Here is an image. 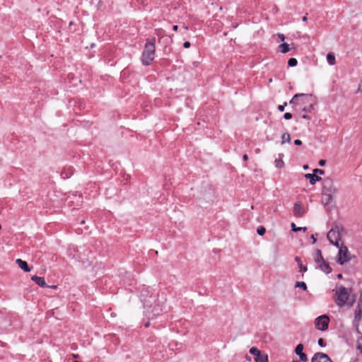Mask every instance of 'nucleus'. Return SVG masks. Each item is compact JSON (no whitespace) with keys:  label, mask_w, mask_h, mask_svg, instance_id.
Masks as SVG:
<instances>
[{"label":"nucleus","mask_w":362,"mask_h":362,"mask_svg":"<svg viewBox=\"0 0 362 362\" xmlns=\"http://www.w3.org/2000/svg\"><path fill=\"white\" fill-rule=\"evenodd\" d=\"M336 295L337 299L335 302L339 307H343L345 305L351 307L356 300V296H351L347 288L343 286H339L336 291Z\"/></svg>","instance_id":"obj_1"},{"label":"nucleus","mask_w":362,"mask_h":362,"mask_svg":"<svg viewBox=\"0 0 362 362\" xmlns=\"http://www.w3.org/2000/svg\"><path fill=\"white\" fill-rule=\"evenodd\" d=\"M243 160L247 161L248 160L247 155V154L243 155Z\"/></svg>","instance_id":"obj_43"},{"label":"nucleus","mask_w":362,"mask_h":362,"mask_svg":"<svg viewBox=\"0 0 362 362\" xmlns=\"http://www.w3.org/2000/svg\"><path fill=\"white\" fill-rule=\"evenodd\" d=\"M291 228H292V230L294 231V232H298V231H300V230L305 231L307 230V228L305 227H304V228L296 227V224L294 223H291Z\"/></svg>","instance_id":"obj_23"},{"label":"nucleus","mask_w":362,"mask_h":362,"mask_svg":"<svg viewBox=\"0 0 362 362\" xmlns=\"http://www.w3.org/2000/svg\"><path fill=\"white\" fill-rule=\"evenodd\" d=\"M149 325H150V322H147L145 324V327H148Z\"/></svg>","instance_id":"obj_51"},{"label":"nucleus","mask_w":362,"mask_h":362,"mask_svg":"<svg viewBox=\"0 0 362 362\" xmlns=\"http://www.w3.org/2000/svg\"><path fill=\"white\" fill-rule=\"evenodd\" d=\"M327 239L330 243H332L334 240L340 239V234L338 230L332 228L327 233Z\"/></svg>","instance_id":"obj_8"},{"label":"nucleus","mask_w":362,"mask_h":362,"mask_svg":"<svg viewBox=\"0 0 362 362\" xmlns=\"http://www.w3.org/2000/svg\"><path fill=\"white\" fill-rule=\"evenodd\" d=\"M313 173L315 174V175H323L325 174V170H322V169H319V168H315L313 170Z\"/></svg>","instance_id":"obj_30"},{"label":"nucleus","mask_w":362,"mask_h":362,"mask_svg":"<svg viewBox=\"0 0 362 362\" xmlns=\"http://www.w3.org/2000/svg\"><path fill=\"white\" fill-rule=\"evenodd\" d=\"M329 322V318L327 315H320L315 320V327L321 331H325L328 329Z\"/></svg>","instance_id":"obj_5"},{"label":"nucleus","mask_w":362,"mask_h":362,"mask_svg":"<svg viewBox=\"0 0 362 362\" xmlns=\"http://www.w3.org/2000/svg\"><path fill=\"white\" fill-rule=\"evenodd\" d=\"M291 136L290 134L287 132L283 134L281 136V144H285L286 142H290Z\"/></svg>","instance_id":"obj_21"},{"label":"nucleus","mask_w":362,"mask_h":362,"mask_svg":"<svg viewBox=\"0 0 362 362\" xmlns=\"http://www.w3.org/2000/svg\"><path fill=\"white\" fill-rule=\"evenodd\" d=\"M295 261L298 264V267L300 269V272H305L308 270L307 267L302 264L300 258L299 257H295Z\"/></svg>","instance_id":"obj_16"},{"label":"nucleus","mask_w":362,"mask_h":362,"mask_svg":"<svg viewBox=\"0 0 362 362\" xmlns=\"http://www.w3.org/2000/svg\"><path fill=\"white\" fill-rule=\"evenodd\" d=\"M298 356H299L300 360L302 362L308 361V359L307 355L303 353V354H299Z\"/></svg>","instance_id":"obj_29"},{"label":"nucleus","mask_w":362,"mask_h":362,"mask_svg":"<svg viewBox=\"0 0 362 362\" xmlns=\"http://www.w3.org/2000/svg\"><path fill=\"white\" fill-rule=\"evenodd\" d=\"M358 349H359L360 351L362 353V345L361 344L358 345Z\"/></svg>","instance_id":"obj_47"},{"label":"nucleus","mask_w":362,"mask_h":362,"mask_svg":"<svg viewBox=\"0 0 362 362\" xmlns=\"http://www.w3.org/2000/svg\"><path fill=\"white\" fill-rule=\"evenodd\" d=\"M298 64V61L296 58H290L288 61V65L291 67H293L296 66Z\"/></svg>","instance_id":"obj_26"},{"label":"nucleus","mask_w":362,"mask_h":362,"mask_svg":"<svg viewBox=\"0 0 362 362\" xmlns=\"http://www.w3.org/2000/svg\"><path fill=\"white\" fill-rule=\"evenodd\" d=\"M190 46H191V44H190V42H188V41L185 42H184V44H183V47H184L185 48H189V47H190Z\"/></svg>","instance_id":"obj_38"},{"label":"nucleus","mask_w":362,"mask_h":362,"mask_svg":"<svg viewBox=\"0 0 362 362\" xmlns=\"http://www.w3.org/2000/svg\"><path fill=\"white\" fill-rule=\"evenodd\" d=\"M325 163H326V160H322H322H320L319 161V165L320 166H324L325 165Z\"/></svg>","instance_id":"obj_40"},{"label":"nucleus","mask_w":362,"mask_h":362,"mask_svg":"<svg viewBox=\"0 0 362 362\" xmlns=\"http://www.w3.org/2000/svg\"><path fill=\"white\" fill-rule=\"evenodd\" d=\"M322 194H336L337 189L334 187L333 180L330 177H325L322 182Z\"/></svg>","instance_id":"obj_4"},{"label":"nucleus","mask_w":362,"mask_h":362,"mask_svg":"<svg viewBox=\"0 0 362 362\" xmlns=\"http://www.w3.org/2000/svg\"><path fill=\"white\" fill-rule=\"evenodd\" d=\"M305 214L303 206L298 202L294 204L293 214L296 217H302Z\"/></svg>","instance_id":"obj_9"},{"label":"nucleus","mask_w":362,"mask_h":362,"mask_svg":"<svg viewBox=\"0 0 362 362\" xmlns=\"http://www.w3.org/2000/svg\"><path fill=\"white\" fill-rule=\"evenodd\" d=\"M313 108V105L312 104H310L309 107H303V112H310Z\"/></svg>","instance_id":"obj_32"},{"label":"nucleus","mask_w":362,"mask_h":362,"mask_svg":"<svg viewBox=\"0 0 362 362\" xmlns=\"http://www.w3.org/2000/svg\"><path fill=\"white\" fill-rule=\"evenodd\" d=\"M309 95L304 94V93H298L294 95V96L292 98V99L290 100L289 103L291 105H297V99L298 98H308Z\"/></svg>","instance_id":"obj_15"},{"label":"nucleus","mask_w":362,"mask_h":362,"mask_svg":"<svg viewBox=\"0 0 362 362\" xmlns=\"http://www.w3.org/2000/svg\"><path fill=\"white\" fill-rule=\"evenodd\" d=\"M354 325L357 332L362 335V292L360 293L357 306L354 312Z\"/></svg>","instance_id":"obj_3"},{"label":"nucleus","mask_w":362,"mask_h":362,"mask_svg":"<svg viewBox=\"0 0 362 362\" xmlns=\"http://www.w3.org/2000/svg\"><path fill=\"white\" fill-rule=\"evenodd\" d=\"M182 29L184 30V33H185L187 31L188 28H187V26H185V25H184V26L182 28Z\"/></svg>","instance_id":"obj_45"},{"label":"nucleus","mask_w":362,"mask_h":362,"mask_svg":"<svg viewBox=\"0 0 362 362\" xmlns=\"http://www.w3.org/2000/svg\"><path fill=\"white\" fill-rule=\"evenodd\" d=\"M337 278H338L339 279H342V274H339L337 275Z\"/></svg>","instance_id":"obj_50"},{"label":"nucleus","mask_w":362,"mask_h":362,"mask_svg":"<svg viewBox=\"0 0 362 362\" xmlns=\"http://www.w3.org/2000/svg\"><path fill=\"white\" fill-rule=\"evenodd\" d=\"M275 163H276V167L278 168H281L284 165V163L281 158L276 159Z\"/></svg>","instance_id":"obj_27"},{"label":"nucleus","mask_w":362,"mask_h":362,"mask_svg":"<svg viewBox=\"0 0 362 362\" xmlns=\"http://www.w3.org/2000/svg\"><path fill=\"white\" fill-rule=\"evenodd\" d=\"M49 288H57V286L56 285H53V286H49Z\"/></svg>","instance_id":"obj_52"},{"label":"nucleus","mask_w":362,"mask_h":362,"mask_svg":"<svg viewBox=\"0 0 362 362\" xmlns=\"http://www.w3.org/2000/svg\"><path fill=\"white\" fill-rule=\"evenodd\" d=\"M333 245L336 246L337 247L340 249L339 244V240H334L332 243H331Z\"/></svg>","instance_id":"obj_37"},{"label":"nucleus","mask_w":362,"mask_h":362,"mask_svg":"<svg viewBox=\"0 0 362 362\" xmlns=\"http://www.w3.org/2000/svg\"><path fill=\"white\" fill-rule=\"evenodd\" d=\"M324 261H325L322 255V252L320 250L317 249L315 251V262H316V264L317 265H319L320 264H321L322 262H323Z\"/></svg>","instance_id":"obj_14"},{"label":"nucleus","mask_w":362,"mask_h":362,"mask_svg":"<svg viewBox=\"0 0 362 362\" xmlns=\"http://www.w3.org/2000/svg\"><path fill=\"white\" fill-rule=\"evenodd\" d=\"M279 51L284 54L288 52L290 50L289 45L286 42L281 44L279 46Z\"/></svg>","instance_id":"obj_18"},{"label":"nucleus","mask_w":362,"mask_h":362,"mask_svg":"<svg viewBox=\"0 0 362 362\" xmlns=\"http://www.w3.org/2000/svg\"><path fill=\"white\" fill-rule=\"evenodd\" d=\"M302 20H303V21H304V22L307 21V20H308L307 16H303Z\"/></svg>","instance_id":"obj_48"},{"label":"nucleus","mask_w":362,"mask_h":362,"mask_svg":"<svg viewBox=\"0 0 362 362\" xmlns=\"http://www.w3.org/2000/svg\"><path fill=\"white\" fill-rule=\"evenodd\" d=\"M311 238L313 239V243L314 244L315 242H316V239L315 238V235H311Z\"/></svg>","instance_id":"obj_46"},{"label":"nucleus","mask_w":362,"mask_h":362,"mask_svg":"<svg viewBox=\"0 0 362 362\" xmlns=\"http://www.w3.org/2000/svg\"><path fill=\"white\" fill-rule=\"evenodd\" d=\"M303 169H304V170H307V169H308V165H304V166H303Z\"/></svg>","instance_id":"obj_53"},{"label":"nucleus","mask_w":362,"mask_h":362,"mask_svg":"<svg viewBox=\"0 0 362 362\" xmlns=\"http://www.w3.org/2000/svg\"><path fill=\"white\" fill-rule=\"evenodd\" d=\"M294 144L296 145V146H301L302 145V141L300 139H296L294 141Z\"/></svg>","instance_id":"obj_39"},{"label":"nucleus","mask_w":362,"mask_h":362,"mask_svg":"<svg viewBox=\"0 0 362 362\" xmlns=\"http://www.w3.org/2000/svg\"><path fill=\"white\" fill-rule=\"evenodd\" d=\"M293 362H300V361H293Z\"/></svg>","instance_id":"obj_60"},{"label":"nucleus","mask_w":362,"mask_h":362,"mask_svg":"<svg viewBox=\"0 0 362 362\" xmlns=\"http://www.w3.org/2000/svg\"><path fill=\"white\" fill-rule=\"evenodd\" d=\"M305 177L309 180L310 185H314L317 182L320 181L322 177L313 173H307L305 175Z\"/></svg>","instance_id":"obj_10"},{"label":"nucleus","mask_w":362,"mask_h":362,"mask_svg":"<svg viewBox=\"0 0 362 362\" xmlns=\"http://www.w3.org/2000/svg\"><path fill=\"white\" fill-rule=\"evenodd\" d=\"M350 362H358V360H351Z\"/></svg>","instance_id":"obj_56"},{"label":"nucleus","mask_w":362,"mask_h":362,"mask_svg":"<svg viewBox=\"0 0 362 362\" xmlns=\"http://www.w3.org/2000/svg\"><path fill=\"white\" fill-rule=\"evenodd\" d=\"M31 279L42 288L48 287L44 277H40L36 275H34L31 277Z\"/></svg>","instance_id":"obj_11"},{"label":"nucleus","mask_w":362,"mask_h":362,"mask_svg":"<svg viewBox=\"0 0 362 362\" xmlns=\"http://www.w3.org/2000/svg\"><path fill=\"white\" fill-rule=\"evenodd\" d=\"M173 30L174 31H177L178 30V25H173Z\"/></svg>","instance_id":"obj_44"},{"label":"nucleus","mask_w":362,"mask_h":362,"mask_svg":"<svg viewBox=\"0 0 362 362\" xmlns=\"http://www.w3.org/2000/svg\"><path fill=\"white\" fill-rule=\"evenodd\" d=\"M350 259L348 248L346 246L341 247L338 253L337 262L343 265Z\"/></svg>","instance_id":"obj_6"},{"label":"nucleus","mask_w":362,"mask_h":362,"mask_svg":"<svg viewBox=\"0 0 362 362\" xmlns=\"http://www.w3.org/2000/svg\"><path fill=\"white\" fill-rule=\"evenodd\" d=\"M295 286L296 287H299V288L303 289L304 291L307 290L306 284L305 282H303V281H296Z\"/></svg>","instance_id":"obj_25"},{"label":"nucleus","mask_w":362,"mask_h":362,"mask_svg":"<svg viewBox=\"0 0 362 362\" xmlns=\"http://www.w3.org/2000/svg\"><path fill=\"white\" fill-rule=\"evenodd\" d=\"M323 196L324 198L322 202L325 203V204H328L332 202L333 196H334V194H323Z\"/></svg>","instance_id":"obj_20"},{"label":"nucleus","mask_w":362,"mask_h":362,"mask_svg":"<svg viewBox=\"0 0 362 362\" xmlns=\"http://www.w3.org/2000/svg\"><path fill=\"white\" fill-rule=\"evenodd\" d=\"M357 93H362V80L359 83L358 88V90H357Z\"/></svg>","instance_id":"obj_36"},{"label":"nucleus","mask_w":362,"mask_h":362,"mask_svg":"<svg viewBox=\"0 0 362 362\" xmlns=\"http://www.w3.org/2000/svg\"><path fill=\"white\" fill-rule=\"evenodd\" d=\"M303 345L302 344H299L296 346V349H295V353L296 354H297L298 356L300 354H303Z\"/></svg>","instance_id":"obj_24"},{"label":"nucleus","mask_w":362,"mask_h":362,"mask_svg":"<svg viewBox=\"0 0 362 362\" xmlns=\"http://www.w3.org/2000/svg\"><path fill=\"white\" fill-rule=\"evenodd\" d=\"M319 268L326 274H329L332 272V268L329 266V263L326 261H324L321 264L318 265Z\"/></svg>","instance_id":"obj_13"},{"label":"nucleus","mask_w":362,"mask_h":362,"mask_svg":"<svg viewBox=\"0 0 362 362\" xmlns=\"http://www.w3.org/2000/svg\"><path fill=\"white\" fill-rule=\"evenodd\" d=\"M303 98V99H302V102H303V103H305V99L306 98Z\"/></svg>","instance_id":"obj_55"},{"label":"nucleus","mask_w":362,"mask_h":362,"mask_svg":"<svg viewBox=\"0 0 362 362\" xmlns=\"http://www.w3.org/2000/svg\"><path fill=\"white\" fill-rule=\"evenodd\" d=\"M284 117L285 119H290L292 118V114L290 113V112H286L284 115Z\"/></svg>","instance_id":"obj_34"},{"label":"nucleus","mask_w":362,"mask_h":362,"mask_svg":"<svg viewBox=\"0 0 362 362\" xmlns=\"http://www.w3.org/2000/svg\"><path fill=\"white\" fill-rule=\"evenodd\" d=\"M78 261H81V262H84V261H83V259H81V258H80V257H78Z\"/></svg>","instance_id":"obj_58"},{"label":"nucleus","mask_w":362,"mask_h":362,"mask_svg":"<svg viewBox=\"0 0 362 362\" xmlns=\"http://www.w3.org/2000/svg\"><path fill=\"white\" fill-rule=\"evenodd\" d=\"M245 358H246L249 361H250V358L247 355H246V356H245Z\"/></svg>","instance_id":"obj_54"},{"label":"nucleus","mask_w":362,"mask_h":362,"mask_svg":"<svg viewBox=\"0 0 362 362\" xmlns=\"http://www.w3.org/2000/svg\"><path fill=\"white\" fill-rule=\"evenodd\" d=\"M302 117H303V119H309V117H308L307 115H303L302 116Z\"/></svg>","instance_id":"obj_49"},{"label":"nucleus","mask_w":362,"mask_h":362,"mask_svg":"<svg viewBox=\"0 0 362 362\" xmlns=\"http://www.w3.org/2000/svg\"><path fill=\"white\" fill-rule=\"evenodd\" d=\"M156 38L146 40L144 49L142 53L141 62L144 65L148 66L151 64L154 59L156 51Z\"/></svg>","instance_id":"obj_2"},{"label":"nucleus","mask_w":362,"mask_h":362,"mask_svg":"<svg viewBox=\"0 0 362 362\" xmlns=\"http://www.w3.org/2000/svg\"><path fill=\"white\" fill-rule=\"evenodd\" d=\"M287 103H284V105H279L278 106V110L280 111V112H283L284 111V108L286 106Z\"/></svg>","instance_id":"obj_35"},{"label":"nucleus","mask_w":362,"mask_h":362,"mask_svg":"<svg viewBox=\"0 0 362 362\" xmlns=\"http://www.w3.org/2000/svg\"><path fill=\"white\" fill-rule=\"evenodd\" d=\"M0 229H1V225H0Z\"/></svg>","instance_id":"obj_61"},{"label":"nucleus","mask_w":362,"mask_h":362,"mask_svg":"<svg viewBox=\"0 0 362 362\" xmlns=\"http://www.w3.org/2000/svg\"><path fill=\"white\" fill-rule=\"evenodd\" d=\"M278 37L280 38L281 41H284L285 40V36L284 34H278Z\"/></svg>","instance_id":"obj_41"},{"label":"nucleus","mask_w":362,"mask_h":362,"mask_svg":"<svg viewBox=\"0 0 362 362\" xmlns=\"http://www.w3.org/2000/svg\"><path fill=\"white\" fill-rule=\"evenodd\" d=\"M161 310L159 308H156V305L153 308V316H157L159 315V312Z\"/></svg>","instance_id":"obj_31"},{"label":"nucleus","mask_w":362,"mask_h":362,"mask_svg":"<svg viewBox=\"0 0 362 362\" xmlns=\"http://www.w3.org/2000/svg\"><path fill=\"white\" fill-rule=\"evenodd\" d=\"M318 345L321 347H324L325 346V342L323 339L320 338L318 339Z\"/></svg>","instance_id":"obj_33"},{"label":"nucleus","mask_w":362,"mask_h":362,"mask_svg":"<svg viewBox=\"0 0 362 362\" xmlns=\"http://www.w3.org/2000/svg\"><path fill=\"white\" fill-rule=\"evenodd\" d=\"M62 176L64 179L65 178H67L68 177V175H67V173H62Z\"/></svg>","instance_id":"obj_42"},{"label":"nucleus","mask_w":362,"mask_h":362,"mask_svg":"<svg viewBox=\"0 0 362 362\" xmlns=\"http://www.w3.org/2000/svg\"><path fill=\"white\" fill-rule=\"evenodd\" d=\"M311 362H333L329 356L322 352L315 353L311 358Z\"/></svg>","instance_id":"obj_7"},{"label":"nucleus","mask_w":362,"mask_h":362,"mask_svg":"<svg viewBox=\"0 0 362 362\" xmlns=\"http://www.w3.org/2000/svg\"><path fill=\"white\" fill-rule=\"evenodd\" d=\"M255 362H268V356L267 354L261 353L257 357H255Z\"/></svg>","instance_id":"obj_17"},{"label":"nucleus","mask_w":362,"mask_h":362,"mask_svg":"<svg viewBox=\"0 0 362 362\" xmlns=\"http://www.w3.org/2000/svg\"><path fill=\"white\" fill-rule=\"evenodd\" d=\"M16 262L18 267L25 272H30L31 269L25 261H23L21 259H16Z\"/></svg>","instance_id":"obj_12"},{"label":"nucleus","mask_w":362,"mask_h":362,"mask_svg":"<svg viewBox=\"0 0 362 362\" xmlns=\"http://www.w3.org/2000/svg\"><path fill=\"white\" fill-rule=\"evenodd\" d=\"M257 233L259 235L262 236L266 233V229L263 226H259L257 230Z\"/></svg>","instance_id":"obj_28"},{"label":"nucleus","mask_w":362,"mask_h":362,"mask_svg":"<svg viewBox=\"0 0 362 362\" xmlns=\"http://www.w3.org/2000/svg\"><path fill=\"white\" fill-rule=\"evenodd\" d=\"M250 353L254 356V357H257L259 354H261V351L257 347H252L250 349Z\"/></svg>","instance_id":"obj_22"},{"label":"nucleus","mask_w":362,"mask_h":362,"mask_svg":"<svg viewBox=\"0 0 362 362\" xmlns=\"http://www.w3.org/2000/svg\"><path fill=\"white\" fill-rule=\"evenodd\" d=\"M270 83L272 82V79L270 78L269 81Z\"/></svg>","instance_id":"obj_59"},{"label":"nucleus","mask_w":362,"mask_h":362,"mask_svg":"<svg viewBox=\"0 0 362 362\" xmlns=\"http://www.w3.org/2000/svg\"><path fill=\"white\" fill-rule=\"evenodd\" d=\"M84 223H85V221H81V224H82V225H83V224H84Z\"/></svg>","instance_id":"obj_57"},{"label":"nucleus","mask_w":362,"mask_h":362,"mask_svg":"<svg viewBox=\"0 0 362 362\" xmlns=\"http://www.w3.org/2000/svg\"><path fill=\"white\" fill-rule=\"evenodd\" d=\"M327 60L330 65H334L336 64L335 56L332 53L327 54Z\"/></svg>","instance_id":"obj_19"}]
</instances>
